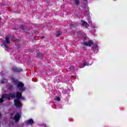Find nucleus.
I'll return each instance as SVG.
<instances>
[{"label": "nucleus", "instance_id": "f257e3e1", "mask_svg": "<svg viewBox=\"0 0 127 127\" xmlns=\"http://www.w3.org/2000/svg\"><path fill=\"white\" fill-rule=\"evenodd\" d=\"M9 98H16L14 102L15 106L18 108H20L22 106L21 103L19 100H23V98L21 96V93L16 92V93H10L9 94H3L1 98L0 99V103H2L3 102V99H6L7 100H10Z\"/></svg>", "mask_w": 127, "mask_h": 127}, {"label": "nucleus", "instance_id": "f03ea898", "mask_svg": "<svg viewBox=\"0 0 127 127\" xmlns=\"http://www.w3.org/2000/svg\"><path fill=\"white\" fill-rule=\"evenodd\" d=\"M12 82L13 84H15L16 85H17V88L18 90H19V91H21V92H23V91H25V87H24V84L21 82H17V80L15 79L14 78L12 79Z\"/></svg>", "mask_w": 127, "mask_h": 127}, {"label": "nucleus", "instance_id": "7ed1b4c3", "mask_svg": "<svg viewBox=\"0 0 127 127\" xmlns=\"http://www.w3.org/2000/svg\"><path fill=\"white\" fill-rule=\"evenodd\" d=\"M15 115L14 117L13 118V120L16 122H19V120H20V117L21 116V113L20 112H14L11 114V116H13Z\"/></svg>", "mask_w": 127, "mask_h": 127}, {"label": "nucleus", "instance_id": "20e7f679", "mask_svg": "<svg viewBox=\"0 0 127 127\" xmlns=\"http://www.w3.org/2000/svg\"><path fill=\"white\" fill-rule=\"evenodd\" d=\"M13 36L12 37L11 36L7 37L6 38V43H7V44L11 43V42H12V40H13Z\"/></svg>", "mask_w": 127, "mask_h": 127}, {"label": "nucleus", "instance_id": "39448f33", "mask_svg": "<svg viewBox=\"0 0 127 127\" xmlns=\"http://www.w3.org/2000/svg\"><path fill=\"white\" fill-rule=\"evenodd\" d=\"M11 69L12 71H14L15 72H21L22 71L21 68H18L15 67H12Z\"/></svg>", "mask_w": 127, "mask_h": 127}, {"label": "nucleus", "instance_id": "423d86ee", "mask_svg": "<svg viewBox=\"0 0 127 127\" xmlns=\"http://www.w3.org/2000/svg\"><path fill=\"white\" fill-rule=\"evenodd\" d=\"M93 44V42L92 41H89L88 42H85L83 43V45L85 46H91Z\"/></svg>", "mask_w": 127, "mask_h": 127}, {"label": "nucleus", "instance_id": "0eeeda50", "mask_svg": "<svg viewBox=\"0 0 127 127\" xmlns=\"http://www.w3.org/2000/svg\"><path fill=\"white\" fill-rule=\"evenodd\" d=\"M26 124L27 126L33 125V124H34V121H33V120L32 119H29V120L27 121Z\"/></svg>", "mask_w": 127, "mask_h": 127}, {"label": "nucleus", "instance_id": "6e6552de", "mask_svg": "<svg viewBox=\"0 0 127 127\" xmlns=\"http://www.w3.org/2000/svg\"><path fill=\"white\" fill-rule=\"evenodd\" d=\"M92 65V64H89V63H87V62H85L83 64H81L80 65V68H84L85 66H89V65Z\"/></svg>", "mask_w": 127, "mask_h": 127}, {"label": "nucleus", "instance_id": "1a4fd4ad", "mask_svg": "<svg viewBox=\"0 0 127 127\" xmlns=\"http://www.w3.org/2000/svg\"><path fill=\"white\" fill-rule=\"evenodd\" d=\"M81 23H82V25H84L85 26V27H88L89 26L88 23L84 21H82Z\"/></svg>", "mask_w": 127, "mask_h": 127}, {"label": "nucleus", "instance_id": "9d476101", "mask_svg": "<svg viewBox=\"0 0 127 127\" xmlns=\"http://www.w3.org/2000/svg\"><path fill=\"white\" fill-rule=\"evenodd\" d=\"M98 45H94L92 47V49L95 51L96 50H98Z\"/></svg>", "mask_w": 127, "mask_h": 127}, {"label": "nucleus", "instance_id": "9b49d317", "mask_svg": "<svg viewBox=\"0 0 127 127\" xmlns=\"http://www.w3.org/2000/svg\"><path fill=\"white\" fill-rule=\"evenodd\" d=\"M69 69L72 71V72H74L75 71V67L74 66H71Z\"/></svg>", "mask_w": 127, "mask_h": 127}, {"label": "nucleus", "instance_id": "f8f14e48", "mask_svg": "<svg viewBox=\"0 0 127 127\" xmlns=\"http://www.w3.org/2000/svg\"><path fill=\"white\" fill-rule=\"evenodd\" d=\"M74 3L75 5H78V4L80 3V1H79V0H75Z\"/></svg>", "mask_w": 127, "mask_h": 127}, {"label": "nucleus", "instance_id": "ddd939ff", "mask_svg": "<svg viewBox=\"0 0 127 127\" xmlns=\"http://www.w3.org/2000/svg\"><path fill=\"white\" fill-rule=\"evenodd\" d=\"M62 34V33L60 31L57 32L56 33V36H57V37H58L59 36H60V35H61Z\"/></svg>", "mask_w": 127, "mask_h": 127}, {"label": "nucleus", "instance_id": "4468645a", "mask_svg": "<svg viewBox=\"0 0 127 127\" xmlns=\"http://www.w3.org/2000/svg\"><path fill=\"white\" fill-rule=\"evenodd\" d=\"M55 100L56 101H60V97H56L55 98Z\"/></svg>", "mask_w": 127, "mask_h": 127}, {"label": "nucleus", "instance_id": "2eb2a0df", "mask_svg": "<svg viewBox=\"0 0 127 127\" xmlns=\"http://www.w3.org/2000/svg\"><path fill=\"white\" fill-rule=\"evenodd\" d=\"M24 26L23 25H21V28L22 29V30H24Z\"/></svg>", "mask_w": 127, "mask_h": 127}, {"label": "nucleus", "instance_id": "dca6fc26", "mask_svg": "<svg viewBox=\"0 0 127 127\" xmlns=\"http://www.w3.org/2000/svg\"><path fill=\"white\" fill-rule=\"evenodd\" d=\"M5 81V79H2V80H1V83H4Z\"/></svg>", "mask_w": 127, "mask_h": 127}, {"label": "nucleus", "instance_id": "f3484780", "mask_svg": "<svg viewBox=\"0 0 127 127\" xmlns=\"http://www.w3.org/2000/svg\"><path fill=\"white\" fill-rule=\"evenodd\" d=\"M0 76H2V71H1V72L0 73Z\"/></svg>", "mask_w": 127, "mask_h": 127}, {"label": "nucleus", "instance_id": "a211bd4d", "mask_svg": "<svg viewBox=\"0 0 127 127\" xmlns=\"http://www.w3.org/2000/svg\"><path fill=\"white\" fill-rule=\"evenodd\" d=\"M4 47H7V46H6V44H4Z\"/></svg>", "mask_w": 127, "mask_h": 127}, {"label": "nucleus", "instance_id": "6ab92c4d", "mask_svg": "<svg viewBox=\"0 0 127 127\" xmlns=\"http://www.w3.org/2000/svg\"><path fill=\"white\" fill-rule=\"evenodd\" d=\"M40 55H41V54H38V57H39V56Z\"/></svg>", "mask_w": 127, "mask_h": 127}, {"label": "nucleus", "instance_id": "aec40b11", "mask_svg": "<svg viewBox=\"0 0 127 127\" xmlns=\"http://www.w3.org/2000/svg\"><path fill=\"white\" fill-rule=\"evenodd\" d=\"M42 38H44V37H42Z\"/></svg>", "mask_w": 127, "mask_h": 127}, {"label": "nucleus", "instance_id": "412c9836", "mask_svg": "<svg viewBox=\"0 0 127 127\" xmlns=\"http://www.w3.org/2000/svg\"><path fill=\"white\" fill-rule=\"evenodd\" d=\"M1 46H3V45H1Z\"/></svg>", "mask_w": 127, "mask_h": 127}, {"label": "nucleus", "instance_id": "4be33fe9", "mask_svg": "<svg viewBox=\"0 0 127 127\" xmlns=\"http://www.w3.org/2000/svg\"><path fill=\"white\" fill-rule=\"evenodd\" d=\"M0 116H1V114H0Z\"/></svg>", "mask_w": 127, "mask_h": 127}, {"label": "nucleus", "instance_id": "5701e85b", "mask_svg": "<svg viewBox=\"0 0 127 127\" xmlns=\"http://www.w3.org/2000/svg\"><path fill=\"white\" fill-rule=\"evenodd\" d=\"M84 39H86V37H84Z\"/></svg>", "mask_w": 127, "mask_h": 127}, {"label": "nucleus", "instance_id": "b1692460", "mask_svg": "<svg viewBox=\"0 0 127 127\" xmlns=\"http://www.w3.org/2000/svg\"><path fill=\"white\" fill-rule=\"evenodd\" d=\"M87 13H88V11H87Z\"/></svg>", "mask_w": 127, "mask_h": 127}]
</instances>
